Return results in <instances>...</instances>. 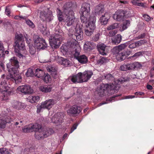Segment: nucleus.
Segmentation results:
<instances>
[{
    "instance_id": "38",
    "label": "nucleus",
    "mask_w": 154,
    "mask_h": 154,
    "mask_svg": "<svg viewBox=\"0 0 154 154\" xmlns=\"http://www.w3.org/2000/svg\"><path fill=\"white\" fill-rule=\"evenodd\" d=\"M9 73L7 75H6V79L7 80L8 79H10L11 80H13L14 76V73H15V71L14 70H11L10 69V71H9L8 70Z\"/></svg>"
},
{
    "instance_id": "34",
    "label": "nucleus",
    "mask_w": 154,
    "mask_h": 154,
    "mask_svg": "<svg viewBox=\"0 0 154 154\" xmlns=\"http://www.w3.org/2000/svg\"><path fill=\"white\" fill-rule=\"evenodd\" d=\"M44 75V72L41 69H37L35 70V76L38 78H42Z\"/></svg>"
},
{
    "instance_id": "24",
    "label": "nucleus",
    "mask_w": 154,
    "mask_h": 154,
    "mask_svg": "<svg viewBox=\"0 0 154 154\" xmlns=\"http://www.w3.org/2000/svg\"><path fill=\"white\" fill-rule=\"evenodd\" d=\"M106 46L104 44H99L97 45V49L100 53L103 55L106 54Z\"/></svg>"
},
{
    "instance_id": "11",
    "label": "nucleus",
    "mask_w": 154,
    "mask_h": 154,
    "mask_svg": "<svg viewBox=\"0 0 154 154\" xmlns=\"http://www.w3.org/2000/svg\"><path fill=\"white\" fill-rule=\"evenodd\" d=\"M11 121V118L6 115H0V128L4 129L5 128L6 124L10 123Z\"/></svg>"
},
{
    "instance_id": "25",
    "label": "nucleus",
    "mask_w": 154,
    "mask_h": 154,
    "mask_svg": "<svg viewBox=\"0 0 154 154\" xmlns=\"http://www.w3.org/2000/svg\"><path fill=\"white\" fill-rule=\"evenodd\" d=\"M37 127V125H35V124L33 125H29L28 126H25L23 128V131L24 133L32 132L34 131L35 128H36Z\"/></svg>"
},
{
    "instance_id": "4",
    "label": "nucleus",
    "mask_w": 154,
    "mask_h": 154,
    "mask_svg": "<svg viewBox=\"0 0 154 154\" xmlns=\"http://www.w3.org/2000/svg\"><path fill=\"white\" fill-rule=\"evenodd\" d=\"M62 39V36L61 33L59 32L54 33L51 35L50 41V45L52 48H58Z\"/></svg>"
},
{
    "instance_id": "5",
    "label": "nucleus",
    "mask_w": 154,
    "mask_h": 154,
    "mask_svg": "<svg viewBox=\"0 0 154 154\" xmlns=\"http://www.w3.org/2000/svg\"><path fill=\"white\" fill-rule=\"evenodd\" d=\"M64 12L67 16L65 20L67 26H71L74 23V22L75 17L72 15L73 12L70 8L64 9Z\"/></svg>"
},
{
    "instance_id": "19",
    "label": "nucleus",
    "mask_w": 154,
    "mask_h": 154,
    "mask_svg": "<svg viewBox=\"0 0 154 154\" xmlns=\"http://www.w3.org/2000/svg\"><path fill=\"white\" fill-rule=\"evenodd\" d=\"M53 88L52 85H44L39 86V89L43 93H47L51 92Z\"/></svg>"
},
{
    "instance_id": "28",
    "label": "nucleus",
    "mask_w": 154,
    "mask_h": 154,
    "mask_svg": "<svg viewBox=\"0 0 154 154\" xmlns=\"http://www.w3.org/2000/svg\"><path fill=\"white\" fill-rule=\"evenodd\" d=\"M112 43L113 44L117 45L119 44L122 40V36L120 34H117L112 38Z\"/></svg>"
},
{
    "instance_id": "43",
    "label": "nucleus",
    "mask_w": 154,
    "mask_h": 154,
    "mask_svg": "<svg viewBox=\"0 0 154 154\" xmlns=\"http://www.w3.org/2000/svg\"><path fill=\"white\" fill-rule=\"evenodd\" d=\"M126 57V55L121 52L120 54H118L117 56H116L117 59L120 61H122L125 60Z\"/></svg>"
},
{
    "instance_id": "54",
    "label": "nucleus",
    "mask_w": 154,
    "mask_h": 154,
    "mask_svg": "<svg viewBox=\"0 0 154 154\" xmlns=\"http://www.w3.org/2000/svg\"><path fill=\"white\" fill-rule=\"evenodd\" d=\"M58 56L57 54H56L54 53H52L51 56V61H54L56 60Z\"/></svg>"
},
{
    "instance_id": "55",
    "label": "nucleus",
    "mask_w": 154,
    "mask_h": 154,
    "mask_svg": "<svg viewBox=\"0 0 154 154\" xmlns=\"http://www.w3.org/2000/svg\"><path fill=\"white\" fill-rule=\"evenodd\" d=\"M146 42V40H142L136 42L137 47L141 46L143 44H144Z\"/></svg>"
},
{
    "instance_id": "13",
    "label": "nucleus",
    "mask_w": 154,
    "mask_h": 154,
    "mask_svg": "<svg viewBox=\"0 0 154 154\" xmlns=\"http://www.w3.org/2000/svg\"><path fill=\"white\" fill-rule=\"evenodd\" d=\"M128 71L135 69H138L141 67L142 65L139 62H134L133 63H128L125 64Z\"/></svg>"
},
{
    "instance_id": "33",
    "label": "nucleus",
    "mask_w": 154,
    "mask_h": 154,
    "mask_svg": "<svg viewBox=\"0 0 154 154\" xmlns=\"http://www.w3.org/2000/svg\"><path fill=\"white\" fill-rule=\"evenodd\" d=\"M78 61L82 64L87 63L88 61L87 57L85 55H81L77 60Z\"/></svg>"
},
{
    "instance_id": "61",
    "label": "nucleus",
    "mask_w": 154,
    "mask_h": 154,
    "mask_svg": "<svg viewBox=\"0 0 154 154\" xmlns=\"http://www.w3.org/2000/svg\"><path fill=\"white\" fill-rule=\"evenodd\" d=\"M100 34L98 33L96 34L92 38V40L95 42L97 41L99 39Z\"/></svg>"
},
{
    "instance_id": "15",
    "label": "nucleus",
    "mask_w": 154,
    "mask_h": 154,
    "mask_svg": "<svg viewBox=\"0 0 154 154\" xmlns=\"http://www.w3.org/2000/svg\"><path fill=\"white\" fill-rule=\"evenodd\" d=\"M76 39L79 41L82 40L83 38V33L82 30L79 27H77L75 28V32L74 34Z\"/></svg>"
},
{
    "instance_id": "59",
    "label": "nucleus",
    "mask_w": 154,
    "mask_h": 154,
    "mask_svg": "<svg viewBox=\"0 0 154 154\" xmlns=\"http://www.w3.org/2000/svg\"><path fill=\"white\" fill-rule=\"evenodd\" d=\"M141 54V53L140 52H137L135 53L133 55L129 57L128 59H131V58L134 57V59L135 58H136L140 56Z\"/></svg>"
},
{
    "instance_id": "10",
    "label": "nucleus",
    "mask_w": 154,
    "mask_h": 154,
    "mask_svg": "<svg viewBox=\"0 0 154 154\" xmlns=\"http://www.w3.org/2000/svg\"><path fill=\"white\" fill-rule=\"evenodd\" d=\"M82 73L79 72L76 75L69 76L67 79V81L74 83H82Z\"/></svg>"
},
{
    "instance_id": "22",
    "label": "nucleus",
    "mask_w": 154,
    "mask_h": 154,
    "mask_svg": "<svg viewBox=\"0 0 154 154\" xmlns=\"http://www.w3.org/2000/svg\"><path fill=\"white\" fill-rule=\"evenodd\" d=\"M95 44L91 42H86L84 45V49L85 51H90L94 49L95 47Z\"/></svg>"
},
{
    "instance_id": "12",
    "label": "nucleus",
    "mask_w": 154,
    "mask_h": 154,
    "mask_svg": "<svg viewBox=\"0 0 154 154\" xmlns=\"http://www.w3.org/2000/svg\"><path fill=\"white\" fill-rule=\"evenodd\" d=\"M17 90L25 94H31L33 92L30 86L28 85L19 86L17 88Z\"/></svg>"
},
{
    "instance_id": "26",
    "label": "nucleus",
    "mask_w": 154,
    "mask_h": 154,
    "mask_svg": "<svg viewBox=\"0 0 154 154\" xmlns=\"http://www.w3.org/2000/svg\"><path fill=\"white\" fill-rule=\"evenodd\" d=\"M39 27L42 33L44 35L48 36L50 35V32L47 29L46 26L40 24L39 26Z\"/></svg>"
},
{
    "instance_id": "31",
    "label": "nucleus",
    "mask_w": 154,
    "mask_h": 154,
    "mask_svg": "<svg viewBox=\"0 0 154 154\" xmlns=\"http://www.w3.org/2000/svg\"><path fill=\"white\" fill-rule=\"evenodd\" d=\"M80 48H75L72 52V56L74 58L77 60L81 55H80Z\"/></svg>"
},
{
    "instance_id": "48",
    "label": "nucleus",
    "mask_w": 154,
    "mask_h": 154,
    "mask_svg": "<svg viewBox=\"0 0 154 154\" xmlns=\"http://www.w3.org/2000/svg\"><path fill=\"white\" fill-rule=\"evenodd\" d=\"M25 21L26 23L29 26V27L32 28H34L35 27V25L31 20L29 19H26Z\"/></svg>"
},
{
    "instance_id": "51",
    "label": "nucleus",
    "mask_w": 154,
    "mask_h": 154,
    "mask_svg": "<svg viewBox=\"0 0 154 154\" xmlns=\"http://www.w3.org/2000/svg\"><path fill=\"white\" fill-rule=\"evenodd\" d=\"M44 105L42 103H41L40 105H38L37 107V112L38 113H39L43 109H45Z\"/></svg>"
},
{
    "instance_id": "64",
    "label": "nucleus",
    "mask_w": 154,
    "mask_h": 154,
    "mask_svg": "<svg viewBox=\"0 0 154 154\" xmlns=\"http://www.w3.org/2000/svg\"><path fill=\"white\" fill-rule=\"evenodd\" d=\"M143 17L146 21H149L150 20V17L148 15L144 14L143 15Z\"/></svg>"
},
{
    "instance_id": "16",
    "label": "nucleus",
    "mask_w": 154,
    "mask_h": 154,
    "mask_svg": "<svg viewBox=\"0 0 154 154\" xmlns=\"http://www.w3.org/2000/svg\"><path fill=\"white\" fill-rule=\"evenodd\" d=\"M47 69L48 71L50 73L54 79L57 78L58 77L57 71L55 67L49 66L47 67Z\"/></svg>"
},
{
    "instance_id": "6",
    "label": "nucleus",
    "mask_w": 154,
    "mask_h": 154,
    "mask_svg": "<svg viewBox=\"0 0 154 154\" xmlns=\"http://www.w3.org/2000/svg\"><path fill=\"white\" fill-rule=\"evenodd\" d=\"M35 37V39H34L35 45L38 49H44L47 47V44L44 39L41 38L37 35Z\"/></svg>"
},
{
    "instance_id": "41",
    "label": "nucleus",
    "mask_w": 154,
    "mask_h": 154,
    "mask_svg": "<svg viewBox=\"0 0 154 154\" xmlns=\"http://www.w3.org/2000/svg\"><path fill=\"white\" fill-rule=\"evenodd\" d=\"M26 75L27 77H32L35 76L32 69L31 68H29L26 73Z\"/></svg>"
},
{
    "instance_id": "30",
    "label": "nucleus",
    "mask_w": 154,
    "mask_h": 154,
    "mask_svg": "<svg viewBox=\"0 0 154 154\" xmlns=\"http://www.w3.org/2000/svg\"><path fill=\"white\" fill-rule=\"evenodd\" d=\"M58 62L59 64L65 66H67L69 64V61L66 59L60 57L58 59Z\"/></svg>"
},
{
    "instance_id": "44",
    "label": "nucleus",
    "mask_w": 154,
    "mask_h": 154,
    "mask_svg": "<svg viewBox=\"0 0 154 154\" xmlns=\"http://www.w3.org/2000/svg\"><path fill=\"white\" fill-rule=\"evenodd\" d=\"M119 24L117 23H115L108 26L107 29L108 30H112L117 28Z\"/></svg>"
},
{
    "instance_id": "3",
    "label": "nucleus",
    "mask_w": 154,
    "mask_h": 154,
    "mask_svg": "<svg viewBox=\"0 0 154 154\" xmlns=\"http://www.w3.org/2000/svg\"><path fill=\"white\" fill-rule=\"evenodd\" d=\"M90 5L86 3H83L80 9V14L81 16L80 19L81 22L83 23H86L90 16Z\"/></svg>"
},
{
    "instance_id": "27",
    "label": "nucleus",
    "mask_w": 154,
    "mask_h": 154,
    "mask_svg": "<svg viewBox=\"0 0 154 154\" xmlns=\"http://www.w3.org/2000/svg\"><path fill=\"white\" fill-rule=\"evenodd\" d=\"M60 115V113L55 114L54 116L52 117L51 119V122L53 123L57 124L62 122V119L61 118H60L59 116Z\"/></svg>"
},
{
    "instance_id": "9",
    "label": "nucleus",
    "mask_w": 154,
    "mask_h": 154,
    "mask_svg": "<svg viewBox=\"0 0 154 154\" xmlns=\"http://www.w3.org/2000/svg\"><path fill=\"white\" fill-rule=\"evenodd\" d=\"M35 125L37 126L36 128H35L34 131L35 132V138L38 140L44 139V137L42 136V135L44 134V129L40 125L35 124Z\"/></svg>"
},
{
    "instance_id": "32",
    "label": "nucleus",
    "mask_w": 154,
    "mask_h": 154,
    "mask_svg": "<svg viewBox=\"0 0 154 154\" xmlns=\"http://www.w3.org/2000/svg\"><path fill=\"white\" fill-rule=\"evenodd\" d=\"M104 11V9L102 6H97L95 8V13L97 15H102L103 14Z\"/></svg>"
},
{
    "instance_id": "8",
    "label": "nucleus",
    "mask_w": 154,
    "mask_h": 154,
    "mask_svg": "<svg viewBox=\"0 0 154 154\" xmlns=\"http://www.w3.org/2000/svg\"><path fill=\"white\" fill-rule=\"evenodd\" d=\"M82 108L77 105H74L70 107L67 111L69 115L77 116L79 114L82 110Z\"/></svg>"
},
{
    "instance_id": "57",
    "label": "nucleus",
    "mask_w": 154,
    "mask_h": 154,
    "mask_svg": "<svg viewBox=\"0 0 154 154\" xmlns=\"http://www.w3.org/2000/svg\"><path fill=\"white\" fill-rule=\"evenodd\" d=\"M124 17L125 18H127L129 17L131 15V12H130L128 10H126L124 11Z\"/></svg>"
},
{
    "instance_id": "17",
    "label": "nucleus",
    "mask_w": 154,
    "mask_h": 154,
    "mask_svg": "<svg viewBox=\"0 0 154 154\" xmlns=\"http://www.w3.org/2000/svg\"><path fill=\"white\" fill-rule=\"evenodd\" d=\"M56 103L55 101L52 99H50L42 102L45 109H50Z\"/></svg>"
},
{
    "instance_id": "36",
    "label": "nucleus",
    "mask_w": 154,
    "mask_h": 154,
    "mask_svg": "<svg viewBox=\"0 0 154 154\" xmlns=\"http://www.w3.org/2000/svg\"><path fill=\"white\" fill-rule=\"evenodd\" d=\"M16 71H15L14 74L13 80H15L16 84L20 83L21 82L22 77L20 75L18 74Z\"/></svg>"
},
{
    "instance_id": "40",
    "label": "nucleus",
    "mask_w": 154,
    "mask_h": 154,
    "mask_svg": "<svg viewBox=\"0 0 154 154\" xmlns=\"http://www.w3.org/2000/svg\"><path fill=\"white\" fill-rule=\"evenodd\" d=\"M48 16V14L45 11H42L40 12V17L43 21L47 20V17Z\"/></svg>"
},
{
    "instance_id": "23",
    "label": "nucleus",
    "mask_w": 154,
    "mask_h": 154,
    "mask_svg": "<svg viewBox=\"0 0 154 154\" xmlns=\"http://www.w3.org/2000/svg\"><path fill=\"white\" fill-rule=\"evenodd\" d=\"M12 106L14 109L20 110L24 107L23 104L17 100H13L11 102Z\"/></svg>"
},
{
    "instance_id": "35",
    "label": "nucleus",
    "mask_w": 154,
    "mask_h": 154,
    "mask_svg": "<svg viewBox=\"0 0 154 154\" xmlns=\"http://www.w3.org/2000/svg\"><path fill=\"white\" fill-rule=\"evenodd\" d=\"M70 45L71 48H73L75 49V48H80V47L78 45V42L75 40H73L70 41L69 43Z\"/></svg>"
},
{
    "instance_id": "7",
    "label": "nucleus",
    "mask_w": 154,
    "mask_h": 154,
    "mask_svg": "<svg viewBox=\"0 0 154 154\" xmlns=\"http://www.w3.org/2000/svg\"><path fill=\"white\" fill-rule=\"evenodd\" d=\"M10 63L8 64L7 65V67L9 71L11 70H14L16 71L19 66V62L17 58L15 57H12L10 60Z\"/></svg>"
},
{
    "instance_id": "52",
    "label": "nucleus",
    "mask_w": 154,
    "mask_h": 154,
    "mask_svg": "<svg viewBox=\"0 0 154 154\" xmlns=\"http://www.w3.org/2000/svg\"><path fill=\"white\" fill-rule=\"evenodd\" d=\"M127 44L126 43L121 44L118 46V47L120 51L124 50L128 46Z\"/></svg>"
},
{
    "instance_id": "45",
    "label": "nucleus",
    "mask_w": 154,
    "mask_h": 154,
    "mask_svg": "<svg viewBox=\"0 0 154 154\" xmlns=\"http://www.w3.org/2000/svg\"><path fill=\"white\" fill-rule=\"evenodd\" d=\"M109 60L107 58L103 57L98 60L97 63L98 64L101 65L104 63L107 62Z\"/></svg>"
},
{
    "instance_id": "50",
    "label": "nucleus",
    "mask_w": 154,
    "mask_h": 154,
    "mask_svg": "<svg viewBox=\"0 0 154 154\" xmlns=\"http://www.w3.org/2000/svg\"><path fill=\"white\" fill-rule=\"evenodd\" d=\"M105 78L109 81H114V78L113 75L111 74H107L105 75Z\"/></svg>"
},
{
    "instance_id": "46",
    "label": "nucleus",
    "mask_w": 154,
    "mask_h": 154,
    "mask_svg": "<svg viewBox=\"0 0 154 154\" xmlns=\"http://www.w3.org/2000/svg\"><path fill=\"white\" fill-rule=\"evenodd\" d=\"M6 75L5 74H2L1 75L0 79L2 81L1 84L4 85H5L6 84L7 79H6Z\"/></svg>"
},
{
    "instance_id": "47",
    "label": "nucleus",
    "mask_w": 154,
    "mask_h": 154,
    "mask_svg": "<svg viewBox=\"0 0 154 154\" xmlns=\"http://www.w3.org/2000/svg\"><path fill=\"white\" fill-rule=\"evenodd\" d=\"M120 51L117 46L114 47L112 49V52L114 54L116 55V56H117L118 54H120Z\"/></svg>"
},
{
    "instance_id": "37",
    "label": "nucleus",
    "mask_w": 154,
    "mask_h": 154,
    "mask_svg": "<svg viewBox=\"0 0 154 154\" xmlns=\"http://www.w3.org/2000/svg\"><path fill=\"white\" fill-rule=\"evenodd\" d=\"M29 101L34 103L38 102L40 100V97L38 96H31L29 97Z\"/></svg>"
},
{
    "instance_id": "58",
    "label": "nucleus",
    "mask_w": 154,
    "mask_h": 154,
    "mask_svg": "<svg viewBox=\"0 0 154 154\" xmlns=\"http://www.w3.org/2000/svg\"><path fill=\"white\" fill-rule=\"evenodd\" d=\"M8 151L5 149H0V154H9Z\"/></svg>"
},
{
    "instance_id": "62",
    "label": "nucleus",
    "mask_w": 154,
    "mask_h": 154,
    "mask_svg": "<svg viewBox=\"0 0 154 154\" xmlns=\"http://www.w3.org/2000/svg\"><path fill=\"white\" fill-rule=\"evenodd\" d=\"M5 13L8 16L10 15L11 13V9L8 7L6 6L5 8Z\"/></svg>"
},
{
    "instance_id": "14",
    "label": "nucleus",
    "mask_w": 154,
    "mask_h": 154,
    "mask_svg": "<svg viewBox=\"0 0 154 154\" xmlns=\"http://www.w3.org/2000/svg\"><path fill=\"white\" fill-rule=\"evenodd\" d=\"M113 18L118 21H120L125 18L124 11L123 10L117 11L114 14Z\"/></svg>"
},
{
    "instance_id": "21",
    "label": "nucleus",
    "mask_w": 154,
    "mask_h": 154,
    "mask_svg": "<svg viewBox=\"0 0 154 154\" xmlns=\"http://www.w3.org/2000/svg\"><path fill=\"white\" fill-rule=\"evenodd\" d=\"M96 19L94 18L91 17L89 20L88 26H86V28L92 30H94L95 28V23Z\"/></svg>"
},
{
    "instance_id": "18",
    "label": "nucleus",
    "mask_w": 154,
    "mask_h": 154,
    "mask_svg": "<svg viewBox=\"0 0 154 154\" xmlns=\"http://www.w3.org/2000/svg\"><path fill=\"white\" fill-rule=\"evenodd\" d=\"M93 73L90 71H85L82 73V82H87L91 78Z\"/></svg>"
},
{
    "instance_id": "53",
    "label": "nucleus",
    "mask_w": 154,
    "mask_h": 154,
    "mask_svg": "<svg viewBox=\"0 0 154 154\" xmlns=\"http://www.w3.org/2000/svg\"><path fill=\"white\" fill-rule=\"evenodd\" d=\"M93 31L94 30H92L86 28L85 29V33L87 35L90 36L93 34Z\"/></svg>"
},
{
    "instance_id": "29",
    "label": "nucleus",
    "mask_w": 154,
    "mask_h": 154,
    "mask_svg": "<svg viewBox=\"0 0 154 154\" xmlns=\"http://www.w3.org/2000/svg\"><path fill=\"white\" fill-rule=\"evenodd\" d=\"M44 129V134L42 136L44 137V138L49 136L54 133V131L51 128H43Z\"/></svg>"
},
{
    "instance_id": "2",
    "label": "nucleus",
    "mask_w": 154,
    "mask_h": 154,
    "mask_svg": "<svg viewBox=\"0 0 154 154\" xmlns=\"http://www.w3.org/2000/svg\"><path fill=\"white\" fill-rule=\"evenodd\" d=\"M24 38H25L26 40H27L26 37H24L21 34L17 35L15 36L14 51L15 52L18 54L19 57L23 56V55L20 53V51L24 50L25 48L24 42Z\"/></svg>"
},
{
    "instance_id": "63",
    "label": "nucleus",
    "mask_w": 154,
    "mask_h": 154,
    "mask_svg": "<svg viewBox=\"0 0 154 154\" xmlns=\"http://www.w3.org/2000/svg\"><path fill=\"white\" fill-rule=\"evenodd\" d=\"M53 19V17L52 14H48V16L47 17V20L45 21H50Z\"/></svg>"
},
{
    "instance_id": "20",
    "label": "nucleus",
    "mask_w": 154,
    "mask_h": 154,
    "mask_svg": "<svg viewBox=\"0 0 154 154\" xmlns=\"http://www.w3.org/2000/svg\"><path fill=\"white\" fill-rule=\"evenodd\" d=\"M109 14L107 12H106L102 14L100 19V21L102 25L107 24L109 18Z\"/></svg>"
},
{
    "instance_id": "56",
    "label": "nucleus",
    "mask_w": 154,
    "mask_h": 154,
    "mask_svg": "<svg viewBox=\"0 0 154 154\" xmlns=\"http://www.w3.org/2000/svg\"><path fill=\"white\" fill-rule=\"evenodd\" d=\"M51 78L50 75H46L44 78V81L46 83H48L51 81Z\"/></svg>"
},
{
    "instance_id": "39",
    "label": "nucleus",
    "mask_w": 154,
    "mask_h": 154,
    "mask_svg": "<svg viewBox=\"0 0 154 154\" xmlns=\"http://www.w3.org/2000/svg\"><path fill=\"white\" fill-rule=\"evenodd\" d=\"M57 16L58 19L60 22L64 20L63 16L61 11L59 9H57Z\"/></svg>"
},
{
    "instance_id": "1",
    "label": "nucleus",
    "mask_w": 154,
    "mask_h": 154,
    "mask_svg": "<svg viewBox=\"0 0 154 154\" xmlns=\"http://www.w3.org/2000/svg\"><path fill=\"white\" fill-rule=\"evenodd\" d=\"M119 88V85L117 83L116 84L115 82L114 81L112 85L106 84L104 85L103 86H100L98 88L97 93L98 95L102 97L104 95L105 92L106 91L108 94H112L117 91Z\"/></svg>"
},
{
    "instance_id": "49",
    "label": "nucleus",
    "mask_w": 154,
    "mask_h": 154,
    "mask_svg": "<svg viewBox=\"0 0 154 154\" xmlns=\"http://www.w3.org/2000/svg\"><path fill=\"white\" fill-rule=\"evenodd\" d=\"M5 55L4 47L2 44L0 43V57H4Z\"/></svg>"
},
{
    "instance_id": "60",
    "label": "nucleus",
    "mask_w": 154,
    "mask_h": 154,
    "mask_svg": "<svg viewBox=\"0 0 154 154\" xmlns=\"http://www.w3.org/2000/svg\"><path fill=\"white\" fill-rule=\"evenodd\" d=\"M119 69L122 71H128L125 64L122 65L120 67Z\"/></svg>"
},
{
    "instance_id": "42",
    "label": "nucleus",
    "mask_w": 154,
    "mask_h": 154,
    "mask_svg": "<svg viewBox=\"0 0 154 154\" xmlns=\"http://www.w3.org/2000/svg\"><path fill=\"white\" fill-rule=\"evenodd\" d=\"M130 24V21L129 20H125L124 21L122 26V31H123L126 29L128 26H129Z\"/></svg>"
}]
</instances>
